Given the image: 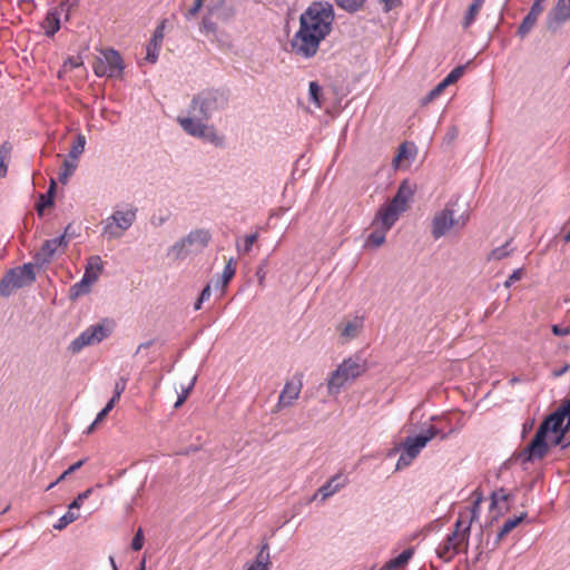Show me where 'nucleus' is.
Wrapping results in <instances>:
<instances>
[{"mask_svg":"<svg viewBox=\"0 0 570 570\" xmlns=\"http://www.w3.org/2000/svg\"><path fill=\"white\" fill-rule=\"evenodd\" d=\"M333 21L334 10L331 3H311L301 14L299 28L291 41L292 52L302 58L314 57L321 42L331 33Z\"/></svg>","mask_w":570,"mask_h":570,"instance_id":"obj_1","label":"nucleus"},{"mask_svg":"<svg viewBox=\"0 0 570 570\" xmlns=\"http://www.w3.org/2000/svg\"><path fill=\"white\" fill-rule=\"evenodd\" d=\"M474 497L472 505L464 508L454 524V530L435 549L436 556L444 562H450L463 549L469 546L471 524L479 518L482 497L478 491L472 493Z\"/></svg>","mask_w":570,"mask_h":570,"instance_id":"obj_2","label":"nucleus"},{"mask_svg":"<svg viewBox=\"0 0 570 570\" xmlns=\"http://www.w3.org/2000/svg\"><path fill=\"white\" fill-rule=\"evenodd\" d=\"M414 195L413 187L403 181L392 200L383 205L377 212L372 226L373 230L366 238V245L379 247L384 244L386 233L392 228L400 215L409 207V202Z\"/></svg>","mask_w":570,"mask_h":570,"instance_id":"obj_3","label":"nucleus"},{"mask_svg":"<svg viewBox=\"0 0 570 570\" xmlns=\"http://www.w3.org/2000/svg\"><path fill=\"white\" fill-rule=\"evenodd\" d=\"M469 212L461 207L458 200H450L445 207L436 213L432 220L431 233L439 239L452 232L462 230L469 222Z\"/></svg>","mask_w":570,"mask_h":570,"instance_id":"obj_4","label":"nucleus"},{"mask_svg":"<svg viewBox=\"0 0 570 570\" xmlns=\"http://www.w3.org/2000/svg\"><path fill=\"white\" fill-rule=\"evenodd\" d=\"M366 371V363L360 356H352L344 360L327 380V393L332 396L338 395L342 387Z\"/></svg>","mask_w":570,"mask_h":570,"instance_id":"obj_5","label":"nucleus"},{"mask_svg":"<svg viewBox=\"0 0 570 570\" xmlns=\"http://www.w3.org/2000/svg\"><path fill=\"white\" fill-rule=\"evenodd\" d=\"M438 436L444 440L446 434L442 433L435 425H430L421 434L407 436L401 444L402 453L397 460L396 469L409 466L426 444Z\"/></svg>","mask_w":570,"mask_h":570,"instance_id":"obj_6","label":"nucleus"},{"mask_svg":"<svg viewBox=\"0 0 570 570\" xmlns=\"http://www.w3.org/2000/svg\"><path fill=\"white\" fill-rule=\"evenodd\" d=\"M210 240V234L205 229L190 232L185 238L175 243L168 250V255L174 259H184L191 253L203 250Z\"/></svg>","mask_w":570,"mask_h":570,"instance_id":"obj_7","label":"nucleus"},{"mask_svg":"<svg viewBox=\"0 0 570 570\" xmlns=\"http://www.w3.org/2000/svg\"><path fill=\"white\" fill-rule=\"evenodd\" d=\"M197 111L189 112L187 117H178L177 121L188 135L203 138L215 146H223L224 138L219 136L213 126H207Z\"/></svg>","mask_w":570,"mask_h":570,"instance_id":"obj_8","label":"nucleus"},{"mask_svg":"<svg viewBox=\"0 0 570 570\" xmlns=\"http://www.w3.org/2000/svg\"><path fill=\"white\" fill-rule=\"evenodd\" d=\"M112 331V322L102 320L101 322L90 325L79 336H77L69 346L72 353H79L83 347L98 344L107 338Z\"/></svg>","mask_w":570,"mask_h":570,"instance_id":"obj_9","label":"nucleus"},{"mask_svg":"<svg viewBox=\"0 0 570 570\" xmlns=\"http://www.w3.org/2000/svg\"><path fill=\"white\" fill-rule=\"evenodd\" d=\"M225 104L226 98L223 94L217 90H205L193 98L189 112L197 111L202 119L208 120L213 112L224 107Z\"/></svg>","mask_w":570,"mask_h":570,"instance_id":"obj_10","label":"nucleus"},{"mask_svg":"<svg viewBox=\"0 0 570 570\" xmlns=\"http://www.w3.org/2000/svg\"><path fill=\"white\" fill-rule=\"evenodd\" d=\"M137 209L128 207L117 209L104 222V235L108 238H120L125 232L134 224Z\"/></svg>","mask_w":570,"mask_h":570,"instance_id":"obj_11","label":"nucleus"},{"mask_svg":"<svg viewBox=\"0 0 570 570\" xmlns=\"http://www.w3.org/2000/svg\"><path fill=\"white\" fill-rule=\"evenodd\" d=\"M570 413L562 405L557 412L550 414L539 426L538 430L543 431L546 435L549 432L556 434L551 440L552 445H560L564 439L566 433L570 430L569 425Z\"/></svg>","mask_w":570,"mask_h":570,"instance_id":"obj_12","label":"nucleus"},{"mask_svg":"<svg viewBox=\"0 0 570 570\" xmlns=\"http://www.w3.org/2000/svg\"><path fill=\"white\" fill-rule=\"evenodd\" d=\"M94 71L98 77L119 78L122 75L124 63L120 55L114 49H106L94 62Z\"/></svg>","mask_w":570,"mask_h":570,"instance_id":"obj_13","label":"nucleus"},{"mask_svg":"<svg viewBox=\"0 0 570 570\" xmlns=\"http://www.w3.org/2000/svg\"><path fill=\"white\" fill-rule=\"evenodd\" d=\"M548 435L537 430L531 442L519 453L518 458L522 463L542 460L549 450Z\"/></svg>","mask_w":570,"mask_h":570,"instance_id":"obj_14","label":"nucleus"},{"mask_svg":"<svg viewBox=\"0 0 570 570\" xmlns=\"http://www.w3.org/2000/svg\"><path fill=\"white\" fill-rule=\"evenodd\" d=\"M68 245L66 235L47 239L35 255L38 265H46L52 262L57 256L65 253Z\"/></svg>","mask_w":570,"mask_h":570,"instance_id":"obj_15","label":"nucleus"},{"mask_svg":"<svg viewBox=\"0 0 570 570\" xmlns=\"http://www.w3.org/2000/svg\"><path fill=\"white\" fill-rule=\"evenodd\" d=\"M302 389V375H295L293 379L286 381L273 412L277 413L284 407L292 406L295 401L298 400Z\"/></svg>","mask_w":570,"mask_h":570,"instance_id":"obj_16","label":"nucleus"},{"mask_svg":"<svg viewBox=\"0 0 570 570\" xmlns=\"http://www.w3.org/2000/svg\"><path fill=\"white\" fill-rule=\"evenodd\" d=\"M68 11L67 3L62 1L47 12L41 26L48 37H52L60 29V17L63 13L67 16Z\"/></svg>","mask_w":570,"mask_h":570,"instance_id":"obj_17","label":"nucleus"},{"mask_svg":"<svg viewBox=\"0 0 570 570\" xmlns=\"http://www.w3.org/2000/svg\"><path fill=\"white\" fill-rule=\"evenodd\" d=\"M8 275H12L11 282L13 286L21 288L30 285L36 279V274L32 264H23L22 266L10 269Z\"/></svg>","mask_w":570,"mask_h":570,"instance_id":"obj_18","label":"nucleus"},{"mask_svg":"<svg viewBox=\"0 0 570 570\" xmlns=\"http://www.w3.org/2000/svg\"><path fill=\"white\" fill-rule=\"evenodd\" d=\"M569 19H570V0H559L549 18L548 28L556 29L560 23H562Z\"/></svg>","mask_w":570,"mask_h":570,"instance_id":"obj_19","label":"nucleus"},{"mask_svg":"<svg viewBox=\"0 0 570 570\" xmlns=\"http://www.w3.org/2000/svg\"><path fill=\"white\" fill-rule=\"evenodd\" d=\"M346 484V478L342 474H336L331 478L323 487H321L315 494V498L321 494L322 500H326L334 493H336L340 489H342Z\"/></svg>","mask_w":570,"mask_h":570,"instance_id":"obj_20","label":"nucleus"},{"mask_svg":"<svg viewBox=\"0 0 570 570\" xmlns=\"http://www.w3.org/2000/svg\"><path fill=\"white\" fill-rule=\"evenodd\" d=\"M362 327H363V318L356 316L351 321L342 322L337 328L340 331L341 336L345 341H350V340L355 338L358 335Z\"/></svg>","mask_w":570,"mask_h":570,"instance_id":"obj_21","label":"nucleus"},{"mask_svg":"<svg viewBox=\"0 0 570 570\" xmlns=\"http://www.w3.org/2000/svg\"><path fill=\"white\" fill-rule=\"evenodd\" d=\"M104 268V263L100 256L95 255L90 256L87 261V265L85 268V274L82 277L88 276L89 283H96L99 278V275L101 274Z\"/></svg>","mask_w":570,"mask_h":570,"instance_id":"obj_22","label":"nucleus"},{"mask_svg":"<svg viewBox=\"0 0 570 570\" xmlns=\"http://www.w3.org/2000/svg\"><path fill=\"white\" fill-rule=\"evenodd\" d=\"M268 544L265 543L262 546L261 551L258 552L256 560L254 563L247 567L245 570H269L271 560L269 553L267 552Z\"/></svg>","mask_w":570,"mask_h":570,"instance_id":"obj_23","label":"nucleus"},{"mask_svg":"<svg viewBox=\"0 0 570 570\" xmlns=\"http://www.w3.org/2000/svg\"><path fill=\"white\" fill-rule=\"evenodd\" d=\"M413 548L404 550L401 554L386 562L384 566V570H396L399 568L404 567L413 557Z\"/></svg>","mask_w":570,"mask_h":570,"instance_id":"obj_24","label":"nucleus"},{"mask_svg":"<svg viewBox=\"0 0 570 570\" xmlns=\"http://www.w3.org/2000/svg\"><path fill=\"white\" fill-rule=\"evenodd\" d=\"M527 517V513H522L519 517L510 518L504 521L502 528L498 532L497 540L501 541L504 537H507L513 529H515Z\"/></svg>","mask_w":570,"mask_h":570,"instance_id":"obj_25","label":"nucleus"},{"mask_svg":"<svg viewBox=\"0 0 570 570\" xmlns=\"http://www.w3.org/2000/svg\"><path fill=\"white\" fill-rule=\"evenodd\" d=\"M91 285H92V283L88 282V276L82 277L81 281H79L78 283L73 284L70 287V291H69L70 298L76 299L82 295L88 294L90 292Z\"/></svg>","mask_w":570,"mask_h":570,"instance_id":"obj_26","label":"nucleus"},{"mask_svg":"<svg viewBox=\"0 0 570 570\" xmlns=\"http://www.w3.org/2000/svg\"><path fill=\"white\" fill-rule=\"evenodd\" d=\"M485 0H474L472 4L469 7L464 19H463V28H469L478 17L480 10L482 9Z\"/></svg>","mask_w":570,"mask_h":570,"instance_id":"obj_27","label":"nucleus"},{"mask_svg":"<svg viewBox=\"0 0 570 570\" xmlns=\"http://www.w3.org/2000/svg\"><path fill=\"white\" fill-rule=\"evenodd\" d=\"M12 146L9 142H3L0 146V179L7 175L8 163L11 158Z\"/></svg>","mask_w":570,"mask_h":570,"instance_id":"obj_28","label":"nucleus"},{"mask_svg":"<svg viewBox=\"0 0 570 570\" xmlns=\"http://www.w3.org/2000/svg\"><path fill=\"white\" fill-rule=\"evenodd\" d=\"M236 273V261L230 257L225 265V268L220 276V283H222V292L224 293L228 283L232 281V278L235 276Z\"/></svg>","mask_w":570,"mask_h":570,"instance_id":"obj_29","label":"nucleus"},{"mask_svg":"<svg viewBox=\"0 0 570 570\" xmlns=\"http://www.w3.org/2000/svg\"><path fill=\"white\" fill-rule=\"evenodd\" d=\"M308 96L315 108L320 109L323 107L322 87L316 81L309 82Z\"/></svg>","mask_w":570,"mask_h":570,"instance_id":"obj_30","label":"nucleus"},{"mask_svg":"<svg viewBox=\"0 0 570 570\" xmlns=\"http://www.w3.org/2000/svg\"><path fill=\"white\" fill-rule=\"evenodd\" d=\"M79 518V513L75 511V509H70L68 507L67 513H65L61 518L58 519L57 523L53 525L56 530H63L68 524L72 523Z\"/></svg>","mask_w":570,"mask_h":570,"instance_id":"obj_31","label":"nucleus"},{"mask_svg":"<svg viewBox=\"0 0 570 570\" xmlns=\"http://www.w3.org/2000/svg\"><path fill=\"white\" fill-rule=\"evenodd\" d=\"M85 145H86V138L83 135L79 134L73 144H72V147L69 151V158L73 159V160H77L78 157L83 153L85 150Z\"/></svg>","mask_w":570,"mask_h":570,"instance_id":"obj_32","label":"nucleus"},{"mask_svg":"<svg viewBox=\"0 0 570 570\" xmlns=\"http://www.w3.org/2000/svg\"><path fill=\"white\" fill-rule=\"evenodd\" d=\"M77 168V164H76V160H69V159H65L63 163H62V168H61V173L59 175V180L62 183V184H66L68 181V178L73 174V171L76 170Z\"/></svg>","mask_w":570,"mask_h":570,"instance_id":"obj_33","label":"nucleus"},{"mask_svg":"<svg viewBox=\"0 0 570 570\" xmlns=\"http://www.w3.org/2000/svg\"><path fill=\"white\" fill-rule=\"evenodd\" d=\"M161 43L150 40L147 46L146 60L150 63H155L158 59Z\"/></svg>","mask_w":570,"mask_h":570,"instance_id":"obj_34","label":"nucleus"},{"mask_svg":"<svg viewBox=\"0 0 570 570\" xmlns=\"http://www.w3.org/2000/svg\"><path fill=\"white\" fill-rule=\"evenodd\" d=\"M537 20H538L537 17L528 13L519 27L518 33L521 37H524L525 35H528L530 32V30L533 28V26L535 24Z\"/></svg>","mask_w":570,"mask_h":570,"instance_id":"obj_35","label":"nucleus"},{"mask_svg":"<svg viewBox=\"0 0 570 570\" xmlns=\"http://www.w3.org/2000/svg\"><path fill=\"white\" fill-rule=\"evenodd\" d=\"M11 279L12 275L6 274L4 277L0 281V296L7 297L12 293L13 289L17 288L13 286Z\"/></svg>","mask_w":570,"mask_h":570,"instance_id":"obj_36","label":"nucleus"},{"mask_svg":"<svg viewBox=\"0 0 570 570\" xmlns=\"http://www.w3.org/2000/svg\"><path fill=\"white\" fill-rule=\"evenodd\" d=\"M337 6L342 9H345L350 12L357 11L365 0H335Z\"/></svg>","mask_w":570,"mask_h":570,"instance_id":"obj_37","label":"nucleus"},{"mask_svg":"<svg viewBox=\"0 0 570 570\" xmlns=\"http://www.w3.org/2000/svg\"><path fill=\"white\" fill-rule=\"evenodd\" d=\"M127 380L125 377H120L119 381L115 384V391L112 397L108 402H112V407L120 400L121 394L126 390Z\"/></svg>","mask_w":570,"mask_h":570,"instance_id":"obj_38","label":"nucleus"},{"mask_svg":"<svg viewBox=\"0 0 570 570\" xmlns=\"http://www.w3.org/2000/svg\"><path fill=\"white\" fill-rule=\"evenodd\" d=\"M112 409V402H108L106 406L97 414L92 424L88 428V433H91L95 430V428L105 420V417Z\"/></svg>","mask_w":570,"mask_h":570,"instance_id":"obj_39","label":"nucleus"},{"mask_svg":"<svg viewBox=\"0 0 570 570\" xmlns=\"http://www.w3.org/2000/svg\"><path fill=\"white\" fill-rule=\"evenodd\" d=\"M464 69L465 68L463 66L454 68L442 81L446 87L453 85L463 76Z\"/></svg>","mask_w":570,"mask_h":570,"instance_id":"obj_40","label":"nucleus"},{"mask_svg":"<svg viewBox=\"0 0 570 570\" xmlns=\"http://www.w3.org/2000/svg\"><path fill=\"white\" fill-rule=\"evenodd\" d=\"M55 186H56L55 180H51V185H50V188L48 190L49 197L46 198L45 195L40 196V202L37 204V210H38L39 214H42L45 207L52 205L51 194H52V191L55 189Z\"/></svg>","mask_w":570,"mask_h":570,"instance_id":"obj_41","label":"nucleus"},{"mask_svg":"<svg viewBox=\"0 0 570 570\" xmlns=\"http://www.w3.org/2000/svg\"><path fill=\"white\" fill-rule=\"evenodd\" d=\"M510 498V494L505 492L504 489H499L494 491L491 495V507L498 505L500 502H505Z\"/></svg>","mask_w":570,"mask_h":570,"instance_id":"obj_42","label":"nucleus"},{"mask_svg":"<svg viewBox=\"0 0 570 570\" xmlns=\"http://www.w3.org/2000/svg\"><path fill=\"white\" fill-rule=\"evenodd\" d=\"M509 255L508 243L503 246L494 248L490 254L489 261H500Z\"/></svg>","mask_w":570,"mask_h":570,"instance_id":"obj_43","label":"nucleus"},{"mask_svg":"<svg viewBox=\"0 0 570 570\" xmlns=\"http://www.w3.org/2000/svg\"><path fill=\"white\" fill-rule=\"evenodd\" d=\"M446 88L445 83L441 81L439 85H436L424 98L423 102L428 104L434 100L436 97H439L443 90Z\"/></svg>","mask_w":570,"mask_h":570,"instance_id":"obj_44","label":"nucleus"},{"mask_svg":"<svg viewBox=\"0 0 570 570\" xmlns=\"http://www.w3.org/2000/svg\"><path fill=\"white\" fill-rule=\"evenodd\" d=\"M258 239V234L257 233H254V234H250V235H247L244 239V246L243 248L239 247V245H237V249L238 252H243L245 254L249 253L250 249H252V246L254 245V243Z\"/></svg>","mask_w":570,"mask_h":570,"instance_id":"obj_45","label":"nucleus"},{"mask_svg":"<svg viewBox=\"0 0 570 570\" xmlns=\"http://www.w3.org/2000/svg\"><path fill=\"white\" fill-rule=\"evenodd\" d=\"M91 492V489H87L86 491L79 493L78 497L69 504L70 509L79 510L83 501L89 498Z\"/></svg>","mask_w":570,"mask_h":570,"instance_id":"obj_46","label":"nucleus"},{"mask_svg":"<svg viewBox=\"0 0 570 570\" xmlns=\"http://www.w3.org/2000/svg\"><path fill=\"white\" fill-rule=\"evenodd\" d=\"M144 542H145L144 532H142V529L139 528L138 531L136 532L135 537L132 538L131 549L134 551L141 550L142 546H144Z\"/></svg>","mask_w":570,"mask_h":570,"instance_id":"obj_47","label":"nucleus"},{"mask_svg":"<svg viewBox=\"0 0 570 570\" xmlns=\"http://www.w3.org/2000/svg\"><path fill=\"white\" fill-rule=\"evenodd\" d=\"M165 28H166V20L160 21V23L156 27L153 38L150 40L159 42L163 45V40L165 37Z\"/></svg>","mask_w":570,"mask_h":570,"instance_id":"obj_48","label":"nucleus"},{"mask_svg":"<svg viewBox=\"0 0 570 570\" xmlns=\"http://www.w3.org/2000/svg\"><path fill=\"white\" fill-rule=\"evenodd\" d=\"M203 4H204V0H194L193 6L185 13L186 19L194 18L199 12Z\"/></svg>","mask_w":570,"mask_h":570,"instance_id":"obj_49","label":"nucleus"},{"mask_svg":"<svg viewBox=\"0 0 570 570\" xmlns=\"http://www.w3.org/2000/svg\"><path fill=\"white\" fill-rule=\"evenodd\" d=\"M522 276H523V269L522 268H518V269L513 271V273L504 282V286L507 288L510 287L513 283L520 281L522 278Z\"/></svg>","mask_w":570,"mask_h":570,"instance_id":"obj_50","label":"nucleus"},{"mask_svg":"<svg viewBox=\"0 0 570 570\" xmlns=\"http://www.w3.org/2000/svg\"><path fill=\"white\" fill-rule=\"evenodd\" d=\"M551 331L557 336H568V335H570V327L569 326L562 327V326H560L558 324H554V325H552Z\"/></svg>","mask_w":570,"mask_h":570,"instance_id":"obj_51","label":"nucleus"},{"mask_svg":"<svg viewBox=\"0 0 570 570\" xmlns=\"http://www.w3.org/2000/svg\"><path fill=\"white\" fill-rule=\"evenodd\" d=\"M216 30V24L207 17H205L202 21V31L204 32H214Z\"/></svg>","mask_w":570,"mask_h":570,"instance_id":"obj_52","label":"nucleus"},{"mask_svg":"<svg viewBox=\"0 0 570 570\" xmlns=\"http://www.w3.org/2000/svg\"><path fill=\"white\" fill-rule=\"evenodd\" d=\"M81 59L79 57H71V58H68L66 61H65V65L63 67L67 69H73V68H77L79 66H81Z\"/></svg>","mask_w":570,"mask_h":570,"instance_id":"obj_53","label":"nucleus"},{"mask_svg":"<svg viewBox=\"0 0 570 570\" xmlns=\"http://www.w3.org/2000/svg\"><path fill=\"white\" fill-rule=\"evenodd\" d=\"M542 11H543V6L541 4V1L535 0L529 11V14L538 18Z\"/></svg>","mask_w":570,"mask_h":570,"instance_id":"obj_54","label":"nucleus"},{"mask_svg":"<svg viewBox=\"0 0 570 570\" xmlns=\"http://www.w3.org/2000/svg\"><path fill=\"white\" fill-rule=\"evenodd\" d=\"M407 151H409V150H407L406 145H404V144H403V145H401V146H400V149H399V153H397L396 157L394 158V163L400 164V161H401L403 158H407V155H409V154H407Z\"/></svg>","mask_w":570,"mask_h":570,"instance_id":"obj_55","label":"nucleus"},{"mask_svg":"<svg viewBox=\"0 0 570 570\" xmlns=\"http://www.w3.org/2000/svg\"><path fill=\"white\" fill-rule=\"evenodd\" d=\"M381 2L384 4V11L389 12L392 9H394L397 6H400L401 0H381Z\"/></svg>","mask_w":570,"mask_h":570,"instance_id":"obj_56","label":"nucleus"},{"mask_svg":"<svg viewBox=\"0 0 570 570\" xmlns=\"http://www.w3.org/2000/svg\"><path fill=\"white\" fill-rule=\"evenodd\" d=\"M210 295H212L210 286H209V285H207V286L202 291V293H200V296H199V303H203V302H205V301L209 299Z\"/></svg>","mask_w":570,"mask_h":570,"instance_id":"obj_57","label":"nucleus"},{"mask_svg":"<svg viewBox=\"0 0 570 570\" xmlns=\"http://www.w3.org/2000/svg\"><path fill=\"white\" fill-rule=\"evenodd\" d=\"M86 462V459L79 460L67 469V473H73L79 470Z\"/></svg>","mask_w":570,"mask_h":570,"instance_id":"obj_58","label":"nucleus"},{"mask_svg":"<svg viewBox=\"0 0 570 570\" xmlns=\"http://www.w3.org/2000/svg\"><path fill=\"white\" fill-rule=\"evenodd\" d=\"M186 397H187V392L185 394L179 395L178 400L175 403V407L177 409L180 405H183V403L186 401Z\"/></svg>","mask_w":570,"mask_h":570,"instance_id":"obj_59","label":"nucleus"},{"mask_svg":"<svg viewBox=\"0 0 570 570\" xmlns=\"http://www.w3.org/2000/svg\"><path fill=\"white\" fill-rule=\"evenodd\" d=\"M70 473H67V470L58 478V480L55 483H51L48 489H51L55 484L58 482L65 480L67 476H69Z\"/></svg>","mask_w":570,"mask_h":570,"instance_id":"obj_60","label":"nucleus"},{"mask_svg":"<svg viewBox=\"0 0 570 570\" xmlns=\"http://www.w3.org/2000/svg\"><path fill=\"white\" fill-rule=\"evenodd\" d=\"M70 473H67V470L58 478V480L55 483H51L48 489H51L55 484L58 482L65 480L67 476H69Z\"/></svg>","mask_w":570,"mask_h":570,"instance_id":"obj_61","label":"nucleus"},{"mask_svg":"<svg viewBox=\"0 0 570 570\" xmlns=\"http://www.w3.org/2000/svg\"><path fill=\"white\" fill-rule=\"evenodd\" d=\"M109 560H110V563H111V566H112V569H114V570H118V568H117V566H116V562H115L114 557H110V558H109Z\"/></svg>","mask_w":570,"mask_h":570,"instance_id":"obj_62","label":"nucleus"},{"mask_svg":"<svg viewBox=\"0 0 570 570\" xmlns=\"http://www.w3.org/2000/svg\"><path fill=\"white\" fill-rule=\"evenodd\" d=\"M568 370H569V365H566L563 368H561L560 372L557 373V375H561V374L566 373Z\"/></svg>","mask_w":570,"mask_h":570,"instance_id":"obj_63","label":"nucleus"},{"mask_svg":"<svg viewBox=\"0 0 570 570\" xmlns=\"http://www.w3.org/2000/svg\"><path fill=\"white\" fill-rule=\"evenodd\" d=\"M145 569H146V567H145V560H142V562H141V564H140V567H139V569H138V570H145Z\"/></svg>","mask_w":570,"mask_h":570,"instance_id":"obj_64","label":"nucleus"}]
</instances>
